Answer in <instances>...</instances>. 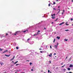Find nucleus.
Returning <instances> with one entry per match:
<instances>
[{"label": "nucleus", "instance_id": "58", "mask_svg": "<svg viewBox=\"0 0 73 73\" xmlns=\"http://www.w3.org/2000/svg\"><path fill=\"white\" fill-rule=\"evenodd\" d=\"M52 24H53V22H52Z\"/></svg>", "mask_w": 73, "mask_h": 73}, {"label": "nucleus", "instance_id": "63", "mask_svg": "<svg viewBox=\"0 0 73 73\" xmlns=\"http://www.w3.org/2000/svg\"><path fill=\"white\" fill-rule=\"evenodd\" d=\"M15 73H17V72H15Z\"/></svg>", "mask_w": 73, "mask_h": 73}, {"label": "nucleus", "instance_id": "64", "mask_svg": "<svg viewBox=\"0 0 73 73\" xmlns=\"http://www.w3.org/2000/svg\"><path fill=\"white\" fill-rule=\"evenodd\" d=\"M44 73H46L45 72H44Z\"/></svg>", "mask_w": 73, "mask_h": 73}, {"label": "nucleus", "instance_id": "23", "mask_svg": "<svg viewBox=\"0 0 73 73\" xmlns=\"http://www.w3.org/2000/svg\"><path fill=\"white\" fill-rule=\"evenodd\" d=\"M32 63H31V62H30V65H32Z\"/></svg>", "mask_w": 73, "mask_h": 73}, {"label": "nucleus", "instance_id": "19", "mask_svg": "<svg viewBox=\"0 0 73 73\" xmlns=\"http://www.w3.org/2000/svg\"><path fill=\"white\" fill-rule=\"evenodd\" d=\"M56 4V2H54L53 3V5H54V4Z\"/></svg>", "mask_w": 73, "mask_h": 73}, {"label": "nucleus", "instance_id": "60", "mask_svg": "<svg viewBox=\"0 0 73 73\" xmlns=\"http://www.w3.org/2000/svg\"><path fill=\"white\" fill-rule=\"evenodd\" d=\"M63 64L61 63V65H62Z\"/></svg>", "mask_w": 73, "mask_h": 73}, {"label": "nucleus", "instance_id": "61", "mask_svg": "<svg viewBox=\"0 0 73 73\" xmlns=\"http://www.w3.org/2000/svg\"><path fill=\"white\" fill-rule=\"evenodd\" d=\"M72 2H73V0H72Z\"/></svg>", "mask_w": 73, "mask_h": 73}, {"label": "nucleus", "instance_id": "31", "mask_svg": "<svg viewBox=\"0 0 73 73\" xmlns=\"http://www.w3.org/2000/svg\"><path fill=\"white\" fill-rule=\"evenodd\" d=\"M56 53H54V55H56Z\"/></svg>", "mask_w": 73, "mask_h": 73}, {"label": "nucleus", "instance_id": "37", "mask_svg": "<svg viewBox=\"0 0 73 73\" xmlns=\"http://www.w3.org/2000/svg\"><path fill=\"white\" fill-rule=\"evenodd\" d=\"M15 56H14L13 57V59H14V58H15Z\"/></svg>", "mask_w": 73, "mask_h": 73}, {"label": "nucleus", "instance_id": "47", "mask_svg": "<svg viewBox=\"0 0 73 73\" xmlns=\"http://www.w3.org/2000/svg\"><path fill=\"white\" fill-rule=\"evenodd\" d=\"M53 15H54V16H55V14H53Z\"/></svg>", "mask_w": 73, "mask_h": 73}, {"label": "nucleus", "instance_id": "1", "mask_svg": "<svg viewBox=\"0 0 73 73\" xmlns=\"http://www.w3.org/2000/svg\"><path fill=\"white\" fill-rule=\"evenodd\" d=\"M19 32H20V31L16 32L15 33H14V35L15 36H16V34H17V33H19Z\"/></svg>", "mask_w": 73, "mask_h": 73}, {"label": "nucleus", "instance_id": "46", "mask_svg": "<svg viewBox=\"0 0 73 73\" xmlns=\"http://www.w3.org/2000/svg\"><path fill=\"white\" fill-rule=\"evenodd\" d=\"M21 73H25V72H21Z\"/></svg>", "mask_w": 73, "mask_h": 73}, {"label": "nucleus", "instance_id": "26", "mask_svg": "<svg viewBox=\"0 0 73 73\" xmlns=\"http://www.w3.org/2000/svg\"><path fill=\"white\" fill-rule=\"evenodd\" d=\"M52 19H55V17H52Z\"/></svg>", "mask_w": 73, "mask_h": 73}, {"label": "nucleus", "instance_id": "43", "mask_svg": "<svg viewBox=\"0 0 73 73\" xmlns=\"http://www.w3.org/2000/svg\"><path fill=\"white\" fill-rule=\"evenodd\" d=\"M41 72H43V70H41Z\"/></svg>", "mask_w": 73, "mask_h": 73}, {"label": "nucleus", "instance_id": "22", "mask_svg": "<svg viewBox=\"0 0 73 73\" xmlns=\"http://www.w3.org/2000/svg\"><path fill=\"white\" fill-rule=\"evenodd\" d=\"M13 60V58H12V59H11L10 60V61H12V60Z\"/></svg>", "mask_w": 73, "mask_h": 73}, {"label": "nucleus", "instance_id": "45", "mask_svg": "<svg viewBox=\"0 0 73 73\" xmlns=\"http://www.w3.org/2000/svg\"><path fill=\"white\" fill-rule=\"evenodd\" d=\"M59 12L58 13H59V12H60V9H59Z\"/></svg>", "mask_w": 73, "mask_h": 73}, {"label": "nucleus", "instance_id": "30", "mask_svg": "<svg viewBox=\"0 0 73 73\" xmlns=\"http://www.w3.org/2000/svg\"><path fill=\"white\" fill-rule=\"evenodd\" d=\"M63 70H64V71H65V70H66V69H64Z\"/></svg>", "mask_w": 73, "mask_h": 73}, {"label": "nucleus", "instance_id": "40", "mask_svg": "<svg viewBox=\"0 0 73 73\" xmlns=\"http://www.w3.org/2000/svg\"><path fill=\"white\" fill-rule=\"evenodd\" d=\"M56 69L57 70V69H58V67H56Z\"/></svg>", "mask_w": 73, "mask_h": 73}, {"label": "nucleus", "instance_id": "21", "mask_svg": "<svg viewBox=\"0 0 73 73\" xmlns=\"http://www.w3.org/2000/svg\"><path fill=\"white\" fill-rule=\"evenodd\" d=\"M65 65H63L62 66V68H63V67H64V66H65Z\"/></svg>", "mask_w": 73, "mask_h": 73}, {"label": "nucleus", "instance_id": "17", "mask_svg": "<svg viewBox=\"0 0 73 73\" xmlns=\"http://www.w3.org/2000/svg\"><path fill=\"white\" fill-rule=\"evenodd\" d=\"M55 40H56V39L55 38V39H54V41H53V42H54H54H55Z\"/></svg>", "mask_w": 73, "mask_h": 73}, {"label": "nucleus", "instance_id": "39", "mask_svg": "<svg viewBox=\"0 0 73 73\" xmlns=\"http://www.w3.org/2000/svg\"><path fill=\"white\" fill-rule=\"evenodd\" d=\"M49 62L50 63V64L51 63V61H50V60L49 61Z\"/></svg>", "mask_w": 73, "mask_h": 73}, {"label": "nucleus", "instance_id": "34", "mask_svg": "<svg viewBox=\"0 0 73 73\" xmlns=\"http://www.w3.org/2000/svg\"><path fill=\"white\" fill-rule=\"evenodd\" d=\"M53 10H56V9H55L54 8H53Z\"/></svg>", "mask_w": 73, "mask_h": 73}, {"label": "nucleus", "instance_id": "41", "mask_svg": "<svg viewBox=\"0 0 73 73\" xmlns=\"http://www.w3.org/2000/svg\"><path fill=\"white\" fill-rule=\"evenodd\" d=\"M51 16H52V17H53V14H51Z\"/></svg>", "mask_w": 73, "mask_h": 73}, {"label": "nucleus", "instance_id": "25", "mask_svg": "<svg viewBox=\"0 0 73 73\" xmlns=\"http://www.w3.org/2000/svg\"><path fill=\"white\" fill-rule=\"evenodd\" d=\"M50 4H48V7H50Z\"/></svg>", "mask_w": 73, "mask_h": 73}, {"label": "nucleus", "instance_id": "56", "mask_svg": "<svg viewBox=\"0 0 73 73\" xmlns=\"http://www.w3.org/2000/svg\"><path fill=\"white\" fill-rule=\"evenodd\" d=\"M50 73H52V72H50Z\"/></svg>", "mask_w": 73, "mask_h": 73}, {"label": "nucleus", "instance_id": "59", "mask_svg": "<svg viewBox=\"0 0 73 73\" xmlns=\"http://www.w3.org/2000/svg\"><path fill=\"white\" fill-rule=\"evenodd\" d=\"M62 15H63V12L62 13Z\"/></svg>", "mask_w": 73, "mask_h": 73}, {"label": "nucleus", "instance_id": "10", "mask_svg": "<svg viewBox=\"0 0 73 73\" xmlns=\"http://www.w3.org/2000/svg\"><path fill=\"white\" fill-rule=\"evenodd\" d=\"M67 69H68V70H70V68H67Z\"/></svg>", "mask_w": 73, "mask_h": 73}, {"label": "nucleus", "instance_id": "8", "mask_svg": "<svg viewBox=\"0 0 73 73\" xmlns=\"http://www.w3.org/2000/svg\"><path fill=\"white\" fill-rule=\"evenodd\" d=\"M66 25H69V24H68V22H66Z\"/></svg>", "mask_w": 73, "mask_h": 73}, {"label": "nucleus", "instance_id": "16", "mask_svg": "<svg viewBox=\"0 0 73 73\" xmlns=\"http://www.w3.org/2000/svg\"><path fill=\"white\" fill-rule=\"evenodd\" d=\"M17 62H18V61H17L15 63V64H16L17 63Z\"/></svg>", "mask_w": 73, "mask_h": 73}, {"label": "nucleus", "instance_id": "57", "mask_svg": "<svg viewBox=\"0 0 73 73\" xmlns=\"http://www.w3.org/2000/svg\"><path fill=\"white\" fill-rule=\"evenodd\" d=\"M60 6H58V8H60Z\"/></svg>", "mask_w": 73, "mask_h": 73}, {"label": "nucleus", "instance_id": "35", "mask_svg": "<svg viewBox=\"0 0 73 73\" xmlns=\"http://www.w3.org/2000/svg\"><path fill=\"white\" fill-rule=\"evenodd\" d=\"M31 71H33V69H31Z\"/></svg>", "mask_w": 73, "mask_h": 73}, {"label": "nucleus", "instance_id": "5", "mask_svg": "<svg viewBox=\"0 0 73 73\" xmlns=\"http://www.w3.org/2000/svg\"><path fill=\"white\" fill-rule=\"evenodd\" d=\"M73 65L72 64H70L69 66L70 68H72L73 67Z\"/></svg>", "mask_w": 73, "mask_h": 73}, {"label": "nucleus", "instance_id": "6", "mask_svg": "<svg viewBox=\"0 0 73 73\" xmlns=\"http://www.w3.org/2000/svg\"><path fill=\"white\" fill-rule=\"evenodd\" d=\"M36 34H34V35H33L34 36H36V35H38V34H39L38 33V32Z\"/></svg>", "mask_w": 73, "mask_h": 73}, {"label": "nucleus", "instance_id": "2", "mask_svg": "<svg viewBox=\"0 0 73 73\" xmlns=\"http://www.w3.org/2000/svg\"><path fill=\"white\" fill-rule=\"evenodd\" d=\"M28 32V30H26V31H23L22 32H23V33H25V32Z\"/></svg>", "mask_w": 73, "mask_h": 73}, {"label": "nucleus", "instance_id": "3", "mask_svg": "<svg viewBox=\"0 0 73 73\" xmlns=\"http://www.w3.org/2000/svg\"><path fill=\"white\" fill-rule=\"evenodd\" d=\"M63 24H64V22H63L60 23V24H59V25H61Z\"/></svg>", "mask_w": 73, "mask_h": 73}, {"label": "nucleus", "instance_id": "24", "mask_svg": "<svg viewBox=\"0 0 73 73\" xmlns=\"http://www.w3.org/2000/svg\"><path fill=\"white\" fill-rule=\"evenodd\" d=\"M58 44H59V43H57L56 46H57L58 45Z\"/></svg>", "mask_w": 73, "mask_h": 73}, {"label": "nucleus", "instance_id": "38", "mask_svg": "<svg viewBox=\"0 0 73 73\" xmlns=\"http://www.w3.org/2000/svg\"><path fill=\"white\" fill-rule=\"evenodd\" d=\"M6 36H8V34L7 33H6Z\"/></svg>", "mask_w": 73, "mask_h": 73}, {"label": "nucleus", "instance_id": "18", "mask_svg": "<svg viewBox=\"0 0 73 73\" xmlns=\"http://www.w3.org/2000/svg\"><path fill=\"white\" fill-rule=\"evenodd\" d=\"M54 46H55V47H56V48H57V45L56 46V45H55Z\"/></svg>", "mask_w": 73, "mask_h": 73}, {"label": "nucleus", "instance_id": "55", "mask_svg": "<svg viewBox=\"0 0 73 73\" xmlns=\"http://www.w3.org/2000/svg\"><path fill=\"white\" fill-rule=\"evenodd\" d=\"M12 62H14V61H12Z\"/></svg>", "mask_w": 73, "mask_h": 73}, {"label": "nucleus", "instance_id": "12", "mask_svg": "<svg viewBox=\"0 0 73 73\" xmlns=\"http://www.w3.org/2000/svg\"><path fill=\"white\" fill-rule=\"evenodd\" d=\"M64 41H68V39H64Z\"/></svg>", "mask_w": 73, "mask_h": 73}, {"label": "nucleus", "instance_id": "15", "mask_svg": "<svg viewBox=\"0 0 73 73\" xmlns=\"http://www.w3.org/2000/svg\"><path fill=\"white\" fill-rule=\"evenodd\" d=\"M3 50V49H1V48H0V51H2V50Z\"/></svg>", "mask_w": 73, "mask_h": 73}, {"label": "nucleus", "instance_id": "29", "mask_svg": "<svg viewBox=\"0 0 73 73\" xmlns=\"http://www.w3.org/2000/svg\"><path fill=\"white\" fill-rule=\"evenodd\" d=\"M50 72V70H48V73H49Z\"/></svg>", "mask_w": 73, "mask_h": 73}, {"label": "nucleus", "instance_id": "48", "mask_svg": "<svg viewBox=\"0 0 73 73\" xmlns=\"http://www.w3.org/2000/svg\"><path fill=\"white\" fill-rule=\"evenodd\" d=\"M3 63H1V65H2V64H3Z\"/></svg>", "mask_w": 73, "mask_h": 73}, {"label": "nucleus", "instance_id": "13", "mask_svg": "<svg viewBox=\"0 0 73 73\" xmlns=\"http://www.w3.org/2000/svg\"><path fill=\"white\" fill-rule=\"evenodd\" d=\"M58 18H57L56 19L55 21H57V20H58Z\"/></svg>", "mask_w": 73, "mask_h": 73}, {"label": "nucleus", "instance_id": "32", "mask_svg": "<svg viewBox=\"0 0 73 73\" xmlns=\"http://www.w3.org/2000/svg\"><path fill=\"white\" fill-rule=\"evenodd\" d=\"M19 65V64H16V66H17V65Z\"/></svg>", "mask_w": 73, "mask_h": 73}, {"label": "nucleus", "instance_id": "50", "mask_svg": "<svg viewBox=\"0 0 73 73\" xmlns=\"http://www.w3.org/2000/svg\"><path fill=\"white\" fill-rule=\"evenodd\" d=\"M38 33H39L40 32V31L39 30V31H38Z\"/></svg>", "mask_w": 73, "mask_h": 73}, {"label": "nucleus", "instance_id": "4", "mask_svg": "<svg viewBox=\"0 0 73 73\" xmlns=\"http://www.w3.org/2000/svg\"><path fill=\"white\" fill-rule=\"evenodd\" d=\"M5 56H6L7 57H9V56H11V54L9 55H7V54H5Z\"/></svg>", "mask_w": 73, "mask_h": 73}, {"label": "nucleus", "instance_id": "53", "mask_svg": "<svg viewBox=\"0 0 73 73\" xmlns=\"http://www.w3.org/2000/svg\"><path fill=\"white\" fill-rule=\"evenodd\" d=\"M44 29H46V28H44Z\"/></svg>", "mask_w": 73, "mask_h": 73}, {"label": "nucleus", "instance_id": "20", "mask_svg": "<svg viewBox=\"0 0 73 73\" xmlns=\"http://www.w3.org/2000/svg\"><path fill=\"white\" fill-rule=\"evenodd\" d=\"M56 57H57V56H55V57H54V59H56Z\"/></svg>", "mask_w": 73, "mask_h": 73}, {"label": "nucleus", "instance_id": "54", "mask_svg": "<svg viewBox=\"0 0 73 73\" xmlns=\"http://www.w3.org/2000/svg\"><path fill=\"white\" fill-rule=\"evenodd\" d=\"M63 13H64V10H63Z\"/></svg>", "mask_w": 73, "mask_h": 73}, {"label": "nucleus", "instance_id": "7", "mask_svg": "<svg viewBox=\"0 0 73 73\" xmlns=\"http://www.w3.org/2000/svg\"><path fill=\"white\" fill-rule=\"evenodd\" d=\"M52 53H51L50 54H48V56L49 57H51L52 56Z\"/></svg>", "mask_w": 73, "mask_h": 73}, {"label": "nucleus", "instance_id": "11", "mask_svg": "<svg viewBox=\"0 0 73 73\" xmlns=\"http://www.w3.org/2000/svg\"><path fill=\"white\" fill-rule=\"evenodd\" d=\"M57 38H58V39H60V37L58 36H57Z\"/></svg>", "mask_w": 73, "mask_h": 73}, {"label": "nucleus", "instance_id": "9", "mask_svg": "<svg viewBox=\"0 0 73 73\" xmlns=\"http://www.w3.org/2000/svg\"><path fill=\"white\" fill-rule=\"evenodd\" d=\"M7 51H8V50H6L4 52H3V53H5V52H7Z\"/></svg>", "mask_w": 73, "mask_h": 73}, {"label": "nucleus", "instance_id": "36", "mask_svg": "<svg viewBox=\"0 0 73 73\" xmlns=\"http://www.w3.org/2000/svg\"><path fill=\"white\" fill-rule=\"evenodd\" d=\"M65 31H68L69 30H66Z\"/></svg>", "mask_w": 73, "mask_h": 73}, {"label": "nucleus", "instance_id": "51", "mask_svg": "<svg viewBox=\"0 0 73 73\" xmlns=\"http://www.w3.org/2000/svg\"><path fill=\"white\" fill-rule=\"evenodd\" d=\"M26 61H28L29 62V60H27Z\"/></svg>", "mask_w": 73, "mask_h": 73}, {"label": "nucleus", "instance_id": "28", "mask_svg": "<svg viewBox=\"0 0 73 73\" xmlns=\"http://www.w3.org/2000/svg\"><path fill=\"white\" fill-rule=\"evenodd\" d=\"M29 40H30V38H28L27 40V41H29Z\"/></svg>", "mask_w": 73, "mask_h": 73}, {"label": "nucleus", "instance_id": "42", "mask_svg": "<svg viewBox=\"0 0 73 73\" xmlns=\"http://www.w3.org/2000/svg\"><path fill=\"white\" fill-rule=\"evenodd\" d=\"M39 50H42V49H41V48H39Z\"/></svg>", "mask_w": 73, "mask_h": 73}, {"label": "nucleus", "instance_id": "14", "mask_svg": "<svg viewBox=\"0 0 73 73\" xmlns=\"http://www.w3.org/2000/svg\"><path fill=\"white\" fill-rule=\"evenodd\" d=\"M16 48L17 49H19V47H18V46H17L16 47Z\"/></svg>", "mask_w": 73, "mask_h": 73}, {"label": "nucleus", "instance_id": "33", "mask_svg": "<svg viewBox=\"0 0 73 73\" xmlns=\"http://www.w3.org/2000/svg\"><path fill=\"white\" fill-rule=\"evenodd\" d=\"M50 48H51V49H52V46H50Z\"/></svg>", "mask_w": 73, "mask_h": 73}, {"label": "nucleus", "instance_id": "62", "mask_svg": "<svg viewBox=\"0 0 73 73\" xmlns=\"http://www.w3.org/2000/svg\"><path fill=\"white\" fill-rule=\"evenodd\" d=\"M68 58V57H66V58Z\"/></svg>", "mask_w": 73, "mask_h": 73}, {"label": "nucleus", "instance_id": "52", "mask_svg": "<svg viewBox=\"0 0 73 73\" xmlns=\"http://www.w3.org/2000/svg\"><path fill=\"white\" fill-rule=\"evenodd\" d=\"M69 73H72V72H70Z\"/></svg>", "mask_w": 73, "mask_h": 73}, {"label": "nucleus", "instance_id": "27", "mask_svg": "<svg viewBox=\"0 0 73 73\" xmlns=\"http://www.w3.org/2000/svg\"><path fill=\"white\" fill-rule=\"evenodd\" d=\"M40 53H42V51H40Z\"/></svg>", "mask_w": 73, "mask_h": 73}, {"label": "nucleus", "instance_id": "49", "mask_svg": "<svg viewBox=\"0 0 73 73\" xmlns=\"http://www.w3.org/2000/svg\"><path fill=\"white\" fill-rule=\"evenodd\" d=\"M56 1H58V0H56Z\"/></svg>", "mask_w": 73, "mask_h": 73}, {"label": "nucleus", "instance_id": "44", "mask_svg": "<svg viewBox=\"0 0 73 73\" xmlns=\"http://www.w3.org/2000/svg\"><path fill=\"white\" fill-rule=\"evenodd\" d=\"M71 20H73V18H71Z\"/></svg>", "mask_w": 73, "mask_h": 73}]
</instances>
